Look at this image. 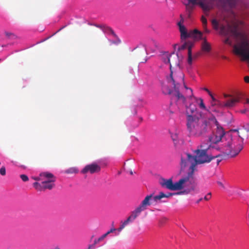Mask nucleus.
I'll return each instance as SVG.
<instances>
[{
  "label": "nucleus",
  "mask_w": 249,
  "mask_h": 249,
  "mask_svg": "<svg viewBox=\"0 0 249 249\" xmlns=\"http://www.w3.org/2000/svg\"><path fill=\"white\" fill-rule=\"evenodd\" d=\"M212 124V118L205 119L199 118L196 116H187V128L191 136L198 137L205 136L211 131Z\"/></svg>",
  "instance_id": "nucleus-1"
},
{
  "label": "nucleus",
  "mask_w": 249,
  "mask_h": 249,
  "mask_svg": "<svg viewBox=\"0 0 249 249\" xmlns=\"http://www.w3.org/2000/svg\"><path fill=\"white\" fill-rule=\"evenodd\" d=\"M188 181V178H187L182 177L175 183L173 182L172 178H170L169 179L162 178L160 180V184L162 188H164L171 191H178L184 189L183 191L178 193L177 194H180L181 193L188 194L192 192L198 193L199 192V189H197L196 190H190L189 192L187 191L188 189L190 190L191 187V183Z\"/></svg>",
  "instance_id": "nucleus-2"
},
{
  "label": "nucleus",
  "mask_w": 249,
  "mask_h": 249,
  "mask_svg": "<svg viewBox=\"0 0 249 249\" xmlns=\"http://www.w3.org/2000/svg\"><path fill=\"white\" fill-rule=\"evenodd\" d=\"M223 140L222 146L221 149L224 156L230 158L236 157L243 149V145L232 139L231 135L228 133Z\"/></svg>",
  "instance_id": "nucleus-3"
},
{
  "label": "nucleus",
  "mask_w": 249,
  "mask_h": 249,
  "mask_svg": "<svg viewBox=\"0 0 249 249\" xmlns=\"http://www.w3.org/2000/svg\"><path fill=\"white\" fill-rule=\"evenodd\" d=\"M168 83L173 86L175 96L178 100H180L183 103L186 101L185 97L179 92V88L183 83V73L180 70L174 71L171 68V74L167 78Z\"/></svg>",
  "instance_id": "nucleus-4"
},
{
  "label": "nucleus",
  "mask_w": 249,
  "mask_h": 249,
  "mask_svg": "<svg viewBox=\"0 0 249 249\" xmlns=\"http://www.w3.org/2000/svg\"><path fill=\"white\" fill-rule=\"evenodd\" d=\"M189 155H192L189 153H185L183 156L181 157L180 166L181 169H183L190 165L189 171L187 175L183 178H188V182H190L191 185V187L190 189L191 190H196L199 189L197 187V183L194 178V173L196 170V165H195L194 166V162L190 160V158ZM187 191L189 192L190 190L188 189Z\"/></svg>",
  "instance_id": "nucleus-5"
},
{
  "label": "nucleus",
  "mask_w": 249,
  "mask_h": 249,
  "mask_svg": "<svg viewBox=\"0 0 249 249\" xmlns=\"http://www.w3.org/2000/svg\"><path fill=\"white\" fill-rule=\"evenodd\" d=\"M202 147L203 146L200 145L197 147L196 150L193 151L194 156L189 155L190 158V160L194 162V166L195 165H197L198 164L209 163L215 158H219L220 156V154L215 156L209 155L208 150L202 149Z\"/></svg>",
  "instance_id": "nucleus-6"
},
{
  "label": "nucleus",
  "mask_w": 249,
  "mask_h": 249,
  "mask_svg": "<svg viewBox=\"0 0 249 249\" xmlns=\"http://www.w3.org/2000/svg\"><path fill=\"white\" fill-rule=\"evenodd\" d=\"M233 48L235 54L241 56L243 60L249 62V40L247 36H241Z\"/></svg>",
  "instance_id": "nucleus-7"
},
{
  "label": "nucleus",
  "mask_w": 249,
  "mask_h": 249,
  "mask_svg": "<svg viewBox=\"0 0 249 249\" xmlns=\"http://www.w3.org/2000/svg\"><path fill=\"white\" fill-rule=\"evenodd\" d=\"M212 121L216 126V129L209 137V141L212 144H216L220 142L223 143V140L225 141L224 138L228 133H225L223 128L219 124L214 117L212 118Z\"/></svg>",
  "instance_id": "nucleus-8"
},
{
  "label": "nucleus",
  "mask_w": 249,
  "mask_h": 249,
  "mask_svg": "<svg viewBox=\"0 0 249 249\" xmlns=\"http://www.w3.org/2000/svg\"><path fill=\"white\" fill-rule=\"evenodd\" d=\"M178 25L179 27L181 39H186L188 37L192 38L195 40H198L201 39L202 33L200 31L195 29L188 33L186 27L181 23H178Z\"/></svg>",
  "instance_id": "nucleus-9"
},
{
  "label": "nucleus",
  "mask_w": 249,
  "mask_h": 249,
  "mask_svg": "<svg viewBox=\"0 0 249 249\" xmlns=\"http://www.w3.org/2000/svg\"><path fill=\"white\" fill-rule=\"evenodd\" d=\"M161 58L163 62L165 64H170V70L171 67L174 71L180 70L178 68V58L177 56H173L172 55L168 52H164L161 55Z\"/></svg>",
  "instance_id": "nucleus-10"
},
{
  "label": "nucleus",
  "mask_w": 249,
  "mask_h": 249,
  "mask_svg": "<svg viewBox=\"0 0 249 249\" xmlns=\"http://www.w3.org/2000/svg\"><path fill=\"white\" fill-rule=\"evenodd\" d=\"M147 54L146 47L144 45H140L134 49V56L141 63L146 62Z\"/></svg>",
  "instance_id": "nucleus-11"
},
{
  "label": "nucleus",
  "mask_w": 249,
  "mask_h": 249,
  "mask_svg": "<svg viewBox=\"0 0 249 249\" xmlns=\"http://www.w3.org/2000/svg\"><path fill=\"white\" fill-rule=\"evenodd\" d=\"M55 182L50 181V182H35L33 183L34 188L38 191H44L45 190H52L55 186Z\"/></svg>",
  "instance_id": "nucleus-12"
},
{
  "label": "nucleus",
  "mask_w": 249,
  "mask_h": 249,
  "mask_svg": "<svg viewBox=\"0 0 249 249\" xmlns=\"http://www.w3.org/2000/svg\"><path fill=\"white\" fill-rule=\"evenodd\" d=\"M101 170V167L96 163H92L91 164H88L82 169L81 173L82 174H94L98 173Z\"/></svg>",
  "instance_id": "nucleus-13"
},
{
  "label": "nucleus",
  "mask_w": 249,
  "mask_h": 249,
  "mask_svg": "<svg viewBox=\"0 0 249 249\" xmlns=\"http://www.w3.org/2000/svg\"><path fill=\"white\" fill-rule=\"evenodd\" d=\"M193 46L194 43L193 42L187 41L179 48V50H184L186 48H188L187 63L189 65H192V48Z\"/></svg>",
  "instance_id": "nucleus-14"
},
{
  "label": "nucleus",
  "mask_w": 249,
  "mask_h": 249,
  "mask_svg": "<svg viewBox=\"0 0 249 249\" xmlns=\"http://www.w3.org/2000/svg\"><path fill=\"white\" fill-rule=\"evenodd\" d=\"M41 177V182H50V181L55 182L56 181V177L52 173L45 172L40 173Z\"/></svg>",
  "instance_id": "nucleus-15"
},
{
  "label": "nucleus",
  "mask_w": 249,
  "mask_h": 249,
  "mask_svg": "<svg viewBox=\"0 0 249 249\" xmlns=\"http://www.w3.org/2000/svg\"><path fill=\"white\" fill-rule=\"evenodd\" d=\"M154 196L153 194L146 196L139 206L143 211L145 210L147 206L151 205Z\"/></svg>",
  "instance_id": "nucleus-16"
},
{
  "label": "nucleus",
  "mask_w": 249,
  "mask_h": 249,
  "mask_svg": "<svg viewBox=\"0 0 249 249\" xmlns=\"http://www.w3.org/2000/svg\"><path fill=\"white\" fill-rule=\"evenodd\" d=\"M234 30L231 26L228 24L227 26L222 25L220 27V33L224 36H227L230 33H233Z\"/></svg>",
  "instance_id": "nucleus-17"
},
{
  "label": "nucleus",
  "mask_w": 249,
  "mask_h": 249,
  "mask_svg": "<svg viewBox=\"0 0 249 249\" xmlns=\"http://www.w3.org/2000/svg\"><path fill=\"white\" fill-rule=\"evenodd\" d=\"M198 4L203 10L205 12H209L212 8L211 2L207 1L206 0L200 1Z\"/></svg>",
  "instance_id": "nucleus-18"
},
{
  "label": "nucleus",
  "mask_w": 249,
  "mask_h": 249,
  "mask_svg": "<svg viewBox=\"0 0 249 249\" xmlns=\"http://www.w3.org/2000/svg\"><path fill=\"white\" fill-rule=\"evenodd\" d=\"M175 194L172 193H168L166 194H164L163 192H160L159 194L157 196H155L153 197V200L157 202L158 200H160L161 199L163 198H168L173 195H174Z\"/></svg>",
  "instance_id": "nucleus-19"
},
{
  "label": "nucleus",
  "mask_w": 249,
  "mask_h": 249,
  "mask_svg": "<svg viewBox=\"0 0 249 249\" xmlns=\"http://www.w3.org/2000/svg\"><path fill=\"white\" fill-rule=\"evenodd\" d=\"M201 50L204 52L208 53L211 50V46L206 39H204L201 44Z\"/></svg>",
  "instance_id": "nucleus-20"
},
{
  "label": "nucleus",
  "mask_w": 249,
  "mask_h": 249,
  "mask_svg": "<svg viewBox=\"0 0 249 249\" xmlns=\"http://www.w3.org/2000/svg\"><path fill=\"white\" fill-rule=\"evenodd\" d=\"M239 101L236 98H231L224 102L225 107H233L235 104Z\"/></svg>",
  "instance_id": "nucleus-21"
},
{
  "label": "nucleus",
  "mask_w": 249,
  "mask_h": 249,
  "mask_svg": "<svg viewBox=\"0 0 249 249\" xmlns=\"http://www.w3.org/2000/svg\"><path fill=\"white\" fill-rule=\"evenodd\" d=\"M142 211H143L142 209L139 206L136 208L131 213L130 216L132 218V220H135Z\"/></svg>",
  "instance_id": "nucleus-22"
},
{
  "label": "nucleus",
  "mask_w": 249,
  "mask_h": 249,
  "mask_svg": "<svg viewBox=\"0 0 249 249\" xmlns=\"http://www.w3.org/2000/svg\"><path fill=\"white\" fill-rule=\"evenodd\" d=\"M196 111V107L195 106L190 104L189 107L186 108V114L188 115H191L194 113Z\"/></svg>",
  "instance_id": "nucleus-23"
},
{
  "label": "nucleus",
  "mask_w": 249,
  "mask_h": 249,
  "mask_svg": "<svg viewBox=\"0 0 249 249\" xmlns=\"http://www.w3.org/2000/svg\"><path fill=\"white\" fill-rule=\"evenodd\" d=\"M194 5L190 3L186 4V10L188 14V18H190L191 14L194 8Z\"/></svg>",
  "instance_id": "nucleus-24"
},
{
  "label": "nucleus",
  "mask_w": 249,
  "mask_h": 249,
  "mask_svg": "<svg viewBox=\"0 0 249 249\" xmlns=\"http://www.w3.org/2000/svg\"><path fill=\"white\" fill-rule=\"evenodd\" d=\"M195 99H196V101L197 102L199 107L200 108L203 109L204 110H206V107L203 103V100L202 98H197L196 97H195Z\"/></svg>",
  "instance_id": "nucleus-25"
},
{
  "label": "nucleus",
  "mask_w": 249,
  "mask_h": 249,
  "mask_svg": "<svg viewBox=\"0 0 249 249\" xmlns=\"http://www.w3.org/2000/svg\"><path fill=\"white\" fill-rule=\"evenodd\" d=\"M221 1H224V0H219ZM225 3L228 4L231 7H233L235 6L236 3V0H225Z\"/></svg>",
  "instance_id": "nucleus-26"
},
{
  "label": "nucleus",
  "mask_w": 249,
  "mask_h": 249,
  "mask_svg": "<svg viewBox=\"0 0 249 249\" xmlns=\"http://www.w3.org/2000/svg\"><path fill=\"white\" fill-rule=\"evenodd\" d=\"M103 31L106 33H109L111 34L114 36H115V34H114V31L112 30V29L107 26H103Z\"/></svg>",
  "instance_id": "nucleus-27"
},
{
  "label": "nucleus",
  "mask_w": 249,
  "mask_h": 249,
  "mask_svg": "<svg viewBox=\"0 0 249 249\" xmlns=\"http://www.w3.org/2000/svg\"><path fill=\"white\" fill-rule=\"evenodd\" d=\"M78 172V169L75 167H71L65 171V173L67 174L77 173Z\"/></svg>",
  "instance_id": "nucleus-28"
},
{
  "label": "nucleus",
  "mask_w": 249,
  "mask_h": 249,
  "mask_svg": "<svg viewBox=\"0 0 249 249\" xmlns=\"http://www.w3.org/2000/svg\"><path fill=\"white\" fill-rule=\"evenodd\" d=\"M162 89L163 92L165 94H170L172 92V90L168 88L166 86H163Z\"/></svg>",
  "instance_id": "nucleus-29"
},
{
  "label": "nucleus",
  "mask_w": 249,
  "mask_h": 249,
  "mask_svg": "<svg viewBox=\"0 0 249 249\" xmlns=\"http://www.w3.org/2000/svg\"><path fill=\"white\" fill-rule=\"evenodd\" d=\"M201 21L202 22L204 28L205 29L206 32L209 33V31L206 29V26H207V19L204 16H202V17H201Z\"/></svg>",
  "instance_id": "nucleus-30"
},
{
  "label": "nucleus",
  "mask_w": 249,
  "mask_h": 249,
  "mask_svg": "<svg viewBox=\"0 0 249 249\" xmlns=\"http://www.w3.org/2000/svg\"><path fill=\"white\" fill-rule=\"evenodd\" d=\"M5 36L8 38H13L16 37V36L12 33L9 32H5Z\"/></svg>",
  "instance_id": "nucleus-31"
},
{
  "label": "nucleus",
  "mask_w": 249,
  "mask_h": 249,
  "mask_svg": "<svg viewBox=\"0 0 249 249\" xmlns=\"http://www.w3.org/2000/svg\"><path fill=\"white\" fill-rule=\"evenodd\" d=\"M212 24L213 26V28L216 29V30H217L218 29V21L215 19H213L212 21Z\"/></svg>",
  "instance_id": "nucleus-32"
},
{
  "label": "nucleus",
  "mask_w": 249,
  "mask_h": 249,
  "mask_svg": "<svg viewBox=\"0 0 249 249\" xmlns=\"http://www.w3.org/2000/svg\"><path fill=\"white\" fill-rule=\"evenodd\" d=\"M171 138H172L173 142H175V143H176L178 142V136L176 133L172 134Z\"/></svg>",
  "instance_id": "nucleus-33"
},
{
  "label": "nucleus",
  "mask_w": 249,
  "mask_h": 249,
  "mask_svg": "<svg viewBox=\"0 0 249 249\" xmlns=\"http://www.w3.org/2000/svg\"><path fill=\"white\" fill-rule=\"evenodd\" d=\"M127 222L124 221L122 225L120 226V227L118 229V231H121L125 227L126 225H127Z\"/></svg>",
  "instance_id": "nucleus-34"
},
{
  "label": "nucleus",
  "mask_w": 249,
  "mask_h": 249,
  "mask_svg": "<svg viewBox=\"0 0 249 249\" xmlns=\"http://www.w3.org/2000/svg\"><path fill=\"white\" fill-rule=\"evenodd\" d=\"M0 174L2 176L6 175V169L4 166H2L0 169Z\"/></svg>",
  "instance_id": "nucleus-35"
},
{
  "label": "nucleus",
  "mask_w": 249,
  "mask_h": 249,
  "mask_svg": "<svg viewBox=\"0 0 249 249\" xmlns=\"http://www.w3.org/2000/svg\"><path fill=\"white\" fill-rule=\"evenodd\" d=\"M216 105L219 107H225L224 106V102H222L221 101H220L219 100H217L216 102Z\"/></svg>",
  "instance_id": "nucleus-36"
},
{
  "label": "nucleus",
  "mask_w": 249,
  "mask_h": 249,
  "mask_svg": "<svg viewBox=\"0 0 249 249\" xmlns=\"http://www.w3.org/2000/svg\"><path fill=\"white\" fill-rule=\"evenodd\" d=\"M182 84H183L184 85V87L185 88V89H186L187 90H189V91H190V93H188L190 95V96L191 97L193 96V90L192 89L190 88H188L184 84V82L183 81V83H182Z\"/></svg>",
  "instance_id": "nucleus-37"
},
{
  "label": "nucleus",
  "mask_w": 249,
  "mask_h": 249,
  "mask_svg": "<svg viewBox=\"0 0 249 249\" xmlns=\"http://www.w3.org/2000/svg\"><path fill=\"white\" fill-rule=\"evenodd\" d=\"M20 177L21 179L23 181H27L29 180V178H28V176H26V175H24V174L21 175L20 176Z\"/></svg>",
  "instance_id": "nucleus-38"
},
{
  "label": "nucleus",
  "mask_w": 249,
  "mask_h": 249,
  "mask_svg": "<svg viewBox=\"0 0 249 249\" xmlns=\"http://www.w3.org/2000/svg\"><path fill=\"white\" fill-rule=\"evenodd\" d=\"M220 156L219 158H217L218 159L217 160V164H219V163L223 159H225L227 156H224V154L223 155H220Z\"/></svg>",
  "instance_id": "nucleus-39"
},
{
  "label": "nucleus",
  "mask_w": 249,
  "mask_h": 249,
  "mask_svg": "<svg viewBox=\"0 0 249 249\" xmlns=\"http://www.w3.org/2000/svg\"><path fill=\"white\" fill-rule=\"evenodd\" d=\"M211 193H209L206 196H205V197H204V200H206V201H208L209 200H210L211 198Z\"/></svg>",
  "instance_id": "nucleus-40"
},
{
  "label": "nucleus",
  "mask_w": 249,
  "mask_h": 249,
  "mask_svg": "<svg viewBox=\"0 0 249 249\" xmlns=\"http://www.w3.org/2000/svg\"><path fill=\"white\" fill-rule=\"evenodd\" d=\"M201 54L200 52H197L192 56V60L196 59Z\"/></svg>",
  "instance_id": "nucleus-41"
},
{
  "label": "nucleus",
  "mask_w": 249,
  "mask_h": 249,
  "mask_svg": "<svg viewBox=\"0 0 249 249\" xmlns=\"http://www.w3.org/2000/svg\"><path fill=\"white\" fill-rule=\"evenodd\" d=\"M102 241H103V240L102 239V238L100 237L99 238H98V239H95L94 241V245L97 244L98 243H99L100 242H101Z\"/></svg>",
  "instance_id": "nucleus-42"
},
{
  "label": "nucleus",
  "mask_w": 249,
  "mask_h": 249,
  "mask_svg": "<svg viewBox=\"0 0 249 249\" xmlns=\"http://www.w3.org/2000/svg\"><path fill=\"white\" fill-rule=\"evenodd\" d=\"M32 178L35 180L40 181L41 182V177H40V174H39V177H32Z\"/></svg>",
  "instance_id": "nucleus-43"
},
{
  "label": "nucleus",
  "mask_w": 249,
  "mask_h": 249,
  "mask_svg": "<svg viewBox=\"0 0 249 249\" xmlns=\"http://www.w3.org/2000/svg\"><path fill=\"white\" fill-rule=\"evenodd\" d=\"M224 43L225 44H229V45H231V41L230 40V39L229 38H227L225 40H224Z\"/></svg>",
  "instance_id": "nucleus-44"
},
{
  "label": "nucleus",
  "mask_w": 249,
  "mask_h": 249,
  "mask_svg": "<svg viewBox=\"0 0 249 249\" xmlns=\"http://www.w3.org/2000/svg\"><path fill=\"white\" fill-rule=\"evenodd\" d=\"M134 220H132V218L130 215L128 216L126 220H125L126 222H127V224L132 221H133Z\"/></svg>",
  "instance_id": "nucleus-45"
},
{
  "label": "nucleus",
  "mask_w": 249,
  "mask_h": 249,
  "mask_svg": "<svg viewBox=\"0 0 249 249\" xmlns=\"http://www.w3.org/2000/svg\"><path fill=\"white\" fill-rule=\"evenodd\" d=\"M244 81L246 83H249V76H246L244 77Z\"/></svg>",
  "instance_id": "nucleus-46"
},
{
  "label": "nucleus",
  "mask_w": 249,
  "mask_h": 249,
  "mask_svg": "<svg viewBox=\"0 0 249 249\" xmlns=\"http://www.w3.org/2000/svg\"><path fill=\"white\" fill-rule=\"evenodd\" d=\"M180 20L178 23H181V24H183V23L184 22V18H183V17L182 15H180Z\"/></svg>",
  "instance_id": "nucleus-47"
},
{
  "label": "nucleus",
  "mask_w": 249,
  "mask_h": 249,
  "mask_svg": "<svg viewBox=\"0 0 249 249\" xmlns=\"http://www.w3.org/2000/svg\"><path fill=\"white\" fill-rule=\"evenodd\" d=\"M210 96H211V98H212V101H213V102H216V101L217 100H216L214 97L213 96V94L211 93Z\"/></svg>",
  "instance_id": "nucleus-48"
},
{
  "label": "nucleus",
  "mask_w": 249,
  "mask_h": 249,
  "mask_svg": "<svg viewBox=\"0 0 249 249\" xmlns=\"http://www.w3.org/2000/svg\"><path fill=\"white\" fill-rule=\"evenodd\" d=\"M108 235V233L107 232V233H105L104 234L102 235L100 237L103 240Z\"/></svg>",
  "instance_id": "nucleus-49"
},
{
  "label": "nucleus",
  "mask_w": 249,
  "mask_h": 249,
  "mask_svg": "<svg viewBox=\"0 0 249 249\" xmlns=\"http://www.w3.org/2000/svg\"><path fill=\"white\" fill-rule=\"evenodd\" d=\"M108 235V233L107 232V233H105L104 234L102 235L100 237L103 240Z\"/></svg>",
  "instance_id": "nucleus-50"
},
{
  "label": "nucleus",
  "mask_w": 249,
  "mask_h": 249,
  "mask_svg": "<svg viewBox=\"0 0 249 249\" xmlns=\"http://www.w3.org/2000/svg\"><path fill=\"white\" fill-rule=\"evenodd\" d=\"M116 231V229L115 228H112V229H111L109 231H108L107 232V233H108V234H109V233L113 232V231Z\"/></svg>",
  "instance_id": "nucleus-51"
},
{
  "label": "nucleus",
  "mask_w": 249,
  "mask_h": 249,
  "mask_svg": "<svg viewBox=\"0 0 249 249\" xmlns=\"http://www.w3.org/2000/svg\"><path fill=\"white\" fill-rule=\"evenodd\" d=\"M196 0H188L189 3H191V4L195 5L196 3Z\"/></svg>",
  "instance_id": "nucleus-52"
},
{
  "label": "nucleus",
  "mask_w": 249,
  "mask_h": 249,
  "mask_svg": "<svg viewBox=\"0 0 249 249\" xmlns=\"http://www.w3.org/2000/svg\"><path fill=\"white\" fill-rule=\"evenodd\" d=\"M233 131H235V132H238V136L241 138V139H243L242 136L240 134V132H239V131L237 130V129H234L233 130Z\"/></svg>",
  "instance_id": "nucleus-53"
},
{
  "label": "nucleus",
  "mask_w": 249,
  "mask_h": 249,
  "mask_svg": "<svg viewBox=\"0 0 249 249\" xmlns=\"http://www.w3.org/2000/svg\"><path fill=\"white\" fill-rule=\"evenodd\" d=\"M217 184L221 187H222V188H224V184L220 181H217Z\"/></svg>",
  "instance_id": "nucleus-54"
},
{
  "label": "nucleus",
  "mask_w": 249,
  "mask_h": 249,
  "mask_svg": "<svg viewBox=\"0 0 249 249\" xmlns=\"http://www.w3.org/2000/svg\"><path fill=\"white\" fill-rule=\"evenodd\" d=\"M203 89H204L205 91H206V92H207L208 93V94H209V95L212 93L210 92V91L208 89H207V88H204Z\"/></svg>",
  "instance_id": "nucleus-55"
},
{
  "label": "nucleus",
  "mask_w": 249,
  "mask_h": 249,
  "mask_svg": "<svg viewBox=\"0 0 249 249\" xmlns=\"http://www.w3.org/2000/svg\"><path fill=\"white\" fill-rule=\"evenodd\" d=\"M95 245H94V244L93 245H90L89 246L88 249H92Z\"/></svg>",
  "instance_id": "nucleus-56"
},
{
  "label": "nucleus",
  "mask_w": 249,
  "mask_h": 249,
  "mask_svg": "<svg viewBox=\"0 0 249 249\" xmlns=\"http://www.w3.org/2000/svg\"><path fill=\"white\" fill-rule=\"evenodd\" d=\"M103 26H105L104 25H96V27L100 28L103 30Z\"/></svg>",
  "instance_id": "nucleus-57"
},
{
  "label": "nucleus",
  "mask_w": 249,
  "mask_h": 249,
  "mask_svg": "<svg viewBox=\"0 0 249 249\" xmlns=\"http://www.w3.org/2000/svg\"><path fill=\"white\" fill-rule=\"evenodd\" d=\"M211 105L212 106H216V102H213V101H212L211 102Z\"/></svg>",
  "instance_id": "nucleus-58"
},
{
  "label": "nucleus",
  "mask_w": 249,
  "mask_h": 249,
  "mask_svg": "<svg viewBox=\"0 0 249 249\" xmlns=\"http://www.w3.org/2000/svg\"><path fill=\"white\" fill-rule=\"evenodd\" d=\"M202 199H203L202 198H200V199H199L196 201V203H199L201 201H202Z\"/></svg>",
  "instance_id": "nucleus-59"
},
{
  "label": "nucleus",
  "mask_w": 249,
  "mask_h": 249,
  "mask_svg": "<svg viewBox=\"0 0 249 249\" xmlns=\"http://www.w3.org/2000/svg\"><path fill=\"white\" fill-rule=\"evenodd\" d=\"M224 97H225V98H227V97H228L230 96V95H227V94H224Z\"/></svg>",
  "instance_id": "nucleus-60"
},
{
  "label": "nucleus",
  "mask_w": 249,
  "mask_h": 249,
  "mask_svg": "<svg viewBox=\"0 0 249 249\" xmlns=\"http://www.w3.org/2000/svg\"><path fill=\"white\" fill-rule=\"evenodd\" d=\"M222 58H223V59H227V57L226 56H222Z\"/></svg>",
  "instance_id": "nucleus-61"
},
{
  "label": "nucleus",
  "mask_w": 249,
  "mask_h": 249,
  "mask_svg": "<svg viewBox=\"0 0 249 249\" xmlns=\"http://www.w3.org/2000/svg\"><path fill=\"white\" fill-rule=\"evenodd\" d=\"M247 103L249 104V99L247 100Z\"/></svg>",
  "instance_id": "nucleus-62"
},
{
  "label": "nucleus",
  "mask_w": 249,
  "mask_h": 249,
  "mask_svg": "<svg viewBox=\"0 0 249 249\" xmlns=\"http://www.w3.org/2000/svg\"><path fill=\"white\" fill-rule=\"evenodd\" d=\"M130 174L131 175H132L133 174V172H132V171H130Z\"/></svg>",
  "instance_id": "nucleus-63"
},
{
  "label": "nucleus",
  "mask_w": 249,
  "mask_h": 249,
  "mask_svg": "<svg viewBox=\"0 0 249 249\" xmlns=\"http://www.w3.org/2000/svg\"><path fill=\"white\" fill-rule=\"evenodd\" d=\"M54 249H59V247H56L54 248Z\"/></svg>",
  "instance_id": "nucleus-64"
}]
</instances>
